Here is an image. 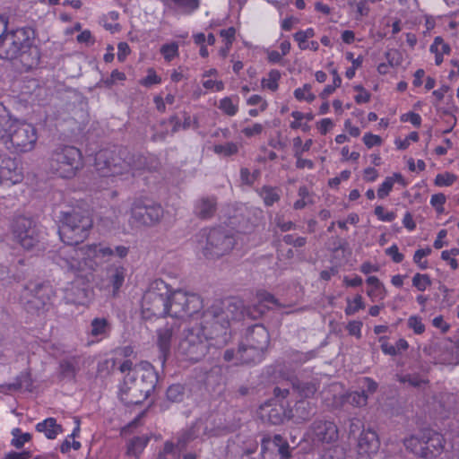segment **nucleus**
Masks as SVG:
<instances>
[{"instance_id":"obj_4","label":"nucleus","mask_w":459,"mask_h":459,"mask_svg":"<svg viewBox=\"0 0 459 459\" xmlns=\"http://www.w3.org/2000/svg\"><path fill=\"white\" fill-rule=\"evenodd\" d=\"M113 250L109 247H103L100 244L64 247L53 257L56 264L61 268L71 272L80 271L87 264V260L96 257L109 256Z\"/></svg>"},{"instance_id":"obj_36","label":"nucleus","mask_w":459,"mask_h":459,"mask_svg":"<svg viewBox=\"0 0 459 459\" xmlns=\"http://www.w3.org/2000/svg\"><path fill=\"white\" fill-rule=\"evenodd\" d=\"M397 380L402 384H408L411 387L421 388L423 385L428 384V380L421 377L419 374L397 375Z\"/></svg>"},{"instance_id":"obj_63","label":"nucleus","mask_w":459,"mask_h":459,"mask_svg":"<svg viewBox=\"0 0 459 459\" xmlns=\"http://www.w3.org/2000/svg\"><path fill=\"white\" fill-rule=\"evenodd\" d=\"M402 120L406 121L409 120L413 126L419 127L421 123V117L419 114L414 112H410L402 117Z\"/></svg>"},{"instance_id":"obj_44","label":"nucleus","mask_w":459,"mask_h":459,"mask_svg":"<svg viewBox=\"0 0 459 459\" xmlns=\"http://www.w3.org/2000/svg\"><path fill=\"white\" fill-rule=\"evenodd\" d=\"M412 285L420 291H424L431 285V280L428 274L416 273L412 278Z\"/></svg>"},{"instance_id":"obj_41","label":"nucleus","mask_w":459,"mask_h":459,"mask_svg":"<svg viewBox=\"0 0 459 459\" xmlns=\"http://www.w3.org/2000/svg\"><path fill=\"white\" fill-rule=\"evenodd\" d=\"M349 403L357 407L365 406L368 403V394L365 390L352 392L348 396Z\"/></svg>"},{"instance_id":"obj_49","label":"nucleus","mask_w":459,"mask_h":459,"mask_svg":"<svg viewBox=\"0 0 459 459\" xmlns=\"http://www.w3.org/2000/svg\"><path fill=\"white\" fill-rule=\"evenodd\" d=\"M408 326L412 329L416 334H421L425 331V325L422 324L421 318L417 316H411L409 317Z\"/></svg>"},{"instance_id":"obj_10","label":"nucleus","mask_w":459,"mask_h":459,"mask_svg":"<svg viewBox=\"0 0 459 459\" xmlns=\"http://www.w3.org/2000/svg\"><path fill=\"white\" fill-rule=\"evenodd\" d=\"M126 149L114 147L98 152L95 155L94 166L103 177L121 175L125 173Z\"/></svg>"},{"instance_id":"obj_33","label":"nucleus","mask_w":459,"mask_h":459,"mask_svg":"<svg viewBox=\"0 0 459 459\" xmlns=\"http://www.w3.org/2000/svg\"><path fill=\"white\" fill-rule=\"evenodd\" d=\"M318 383L316 381H301L295 380L292 382L293 389L304 398L312 397L318 389Z\"/></svg>"},{"instance_id":"obj_23","label":"nucleus","mask_w":459,"mask_h":459,"mask_svg":"<svg viewBox=\"0 0 459 459\" xmlns=\"http://www.w3.org/2000/svg\"><path fill=\"white\" fill-rule=\"evenodd\" d=\"M316 411L313 403L306 400H299L293 408L288 410V420H292L296 423H302L310 420L316 414Z\"/></svg>"},{"instance_id":"obj_52","label":"nucleus","mask_w":459,"mask_h":459,"mask_svg":"<svg viewBox=\"0 0 459 459\" xmlns=\"http://www.w3.org/2000/svg\"><path fill=\"white\" fill-rule=\"evenodd\" d=\"M455 178V176L450 173L438 174L435 178V184L438 186H451Z\"/></svg>"},{"instance_id":"obj_28","label":"nucleus","mask_w":459,"mask_h":459,"mask_svg":"<svg viewBox=\"0 0 459 459\" xmlns=\"http://www.w3.org/2000/svg\"><path fill=\"white\" fill-rule=\"evenodd\" d=\"M198 379L206 385H214L221 381V368L219 366H202L196 368Z\"/></svg>"},{"instance_id":"obj_1","label":"nucleus","mask_w":459,"mask_h":459,"mask_svg":"<svg viewBox=\"0 0 459 459\" xmlns=\"http://www.w3.org/2000/svg\"><path fill=\"white\" fill-rule=\"evenodd\" d=\"M243 316L241 300L235 298L216 300L203 313L202 322L184 331L178 352L187 360L203 359L210 346L221 348L230 339L228 328L230 321L240 320Z\"/></svg>"},{"instance_id":"obj_34","label":"nucleus","mask_w":459,"mask_h":459,"mask_svg":"<svg viewBox=\"0 0 459 459\" xmlns=\"http://www.w3.org/2000/svg\"><path fill=\"white\" fill-rule=\"evenodd\" d=\"M15 122L5 107L0 103V140L5 139Z\"/></svg>"},{"instance_id":"obj_51","label":"nucleus","mask_w":459,"mask_h":459,"mask_svg":"<svg viewBox=\"0 0 459 459\" xmlns=\"http://www.w3.org/2000/svg\"><path fill=\"white\" fill-rule=\"evenodd\" d=\"M394 184V178H386L383 184L377 189V195L379 198L383 199L387 196L392 190Z\"/></svg>"},{"instance_id":"obj_42","label":"nucleus","mask_w":459,"mask_h":459,"mask_svg":"<svg viewBox=\"0 0 459 459\" xmlns=\"http://www.w3.org/2000/svg\"><path fill=\"white\" fill-rule=\"evenodd\" d=\"M347 307L345 308V314L347 316H351L358 312L359 309H363L365 305L362 301V297L360 295H356V297L351 300L347 299Z\"/></svg>"},{"instance_id":"obj_64","label":"nucleus","mask_w":459,"mask_h":459,"mask_svg":"<svg viewBox=\"0 0 459 459\" xmlns=\"http://www.w3.org/2000/svg\"><path fill=\"white\" fill-rule=\"evenodd\" d=\"M263 130V126L260 124H255L250 127H246L243 129V133L246 136L251 137L253 135H256L261 134Z\"/></svg>"},{"instance_id":"obj_32","label":"nucleus","mask_w":459,"mask_h":459,"mask_svg":"<svg viewBox=\"0 0 459 459\" xmlns=\"http://www.w3.org/2000/svg\"><path fill=\"white\" fill-rule=\"evenodd\" d=\"M39 432H43L49 439H54L59 433L63 432V427L56 423V419L48 418L36 425Z\"/></svg>"},{"instance_id":"obj_55","label":"nucleus","mask_w":459,"mask_h":459,"mask_svg":"<svg viewBox=\"0 0 459 459\" xmlns=\"http://www.w3.org/2000/svg\"><path fill=\"white\" fill-rule=\"evenodd\" d=\"M445 202L446 196L444 194H436L431 196L430 204L436 208L437 212H443V204Z\"/></svg>"},{"instance_id":"obj_38","label":"nucleus","mask_w":459,"mask_h":459,"mask_svg":"<svg viewBox=\"0 0 459 459\" xmlns=\"http://www.w3.org/2000/svg\"><path fill=\"white\" fill-rule=\"evenodd\" d=\"M168 400L173 403L183 401L185 396V387L180 384L171 385L166 393Z\"/></svg>"},{"instance_id":"obj_31","label":"nucleus","mask_w":459,"mask_h":459,"mask_svg":"<svg viewBox=\"0 0 459 459\" xmlns=\"http://www.w3.org/2000/svg\"><path fill=\"white\" fill-rule=\"evenodd\" d=\"M111 331V324L106 317H95L90 325V334L102 340L108 337Z\"/></svg>"},{"instance_id":"obj_60","label":"nucleus","mask_w":459,"mask_h":459,"mask_svg":"<svg viewBox=\"0 0 459 459\" xmlns=\"http://www.w3.org/2000/svg\"><path fill=\"white\" fill-rule=\"evenodd\" d=\"M362 323L360 321H351L347 325V330L350 334L360 337Z\"/></svg>"},{"instance_id":"obj_58","label":"nucleus","mask_w":459,"mask_h":459,"mask_svg":"<svg viewBox=\"0 0 459 459\" xmlns=\"http://www.w3.org/2000/svg\"><path fill=\"white\" fill-rule=\"evenodd\" d=\"M379 342H381V350L385 354L390 355V356L397 355L396 348L394 345H392L386 342V337H385V336L380 337Z\"/></svg>"},{"instance_id":"obj_22","label":"nucleus","mask_w":459,"mask_h":459,"mask_svg":"<svg viewBox=\"0 0 459 459\" xmlns=\"http://www.w3.org/2000/svg\"><path fill=\"white\" fill-rule=\"evenodd\" d=\"M261 417L273 425H279L288 419V410L283 405L265 403L260 406Z\"/></svg>"},{"instance_id":"obj_48","label":"nucleus","mask_w":459,"mask_h":459,"mask_svg":"<svg viewBox=\"0 0 459 459\" xmlns=\"http://www.w3.org/2000/svg\"><path fill=\"white\" fill-rule=\"evenodd\" d=\"M175 444L167 441L164 444L163 451L160 452L157 459H177L178 455L174 453Z\"/></svg>"},{"instance_id":"obj_6","label":"nucleus","mask_w":459,"mask_h":459,"mask_svg":"<svg viewBox=\"0 0 459 459\" xmlns=\"http://www.w3.org/2000/svg\"><path fill=\"white\" fill-rule=\"evenodd\" d=\"M199 244L204 255L210 259L229 254L235 246V238L224 228L204 229L200 232Z\"/></svg>"},{"instance_id":"obj_26","label":"nucleus","mask_w":459,"mask_h":459,"mask_svg":"<svg viewBox=\"0 0 459 459\" xmlns=\"http://www.w3.org/2000/svg\"><path fill=\"white\" fill-rule=\"evenodd\" d=\"M126 274V269L122 265L112 264L107 267L106 278L112 286V293L116 296L122 287Z\"/></svg>"},{"instance_id":"obj_13","label":"nucleus","mask_w":459,"mask_h":459,"mask_svg":"<svg viewBox=\"0 0 459 459\" xmlns=\"http://www.w3.org/2000/svg\"><path fill=\"white\" fill-rule=\"evenodd\" d=\"M32 34L30 28H19L6 32L0 40V57L7 60L17 58L21 51L30 44Z\"/></svg>"},{"instance_id":"obj_5","label":"nucleus","mask_w":459,"mask_h":459,"mask_svg":"<svg viewBox=\"0 0 459 459\" xmlns=\"http://www.w3.org/2000/svg\"><path fill=\"white\" fill-rule=\"evenodd\" d=\"M406 450L424 459L439 456L445 450L446 440L440 433L427 429L419 435H411L403 441Z\"/></svg>"},{"instance_id":"obj_7","label":"nucleus","mask_w":459,"mask_h":459,"mask_svg":"<svg viewBox=\"0 0 459 459\" xmlns=\"http://www.w3.org/2000/svg\"><path fill=\"white\" fill-rule=\"evenodd\" d=\"M169 290L161 279L151 282L142 299V315L145 319L169 315Z\"/></svg>"},{"instance_id":"obj_56","label":"nucleus","mask_w":459,"mask_h":459,"mask_svg":"<svg viewBox=\"0 0 459 459\" xmlns=\"http://www.w3.org/2000/svg\"><path fill=\"white\" fill-rule=\"evenodd\" d=\"M294 155L297 158L296 167L298 169L308 168L311 169L314 168V162L311 160L301 158V152L299 150H296Z\"/></svg>"},{"instance_id":"obj_47","label":"nucleus","mask_w":459,"mask_h":459,"mask_svg":"<svg viewBox=\"0 0 459 459\" xmlns=\"http://www.w3.org/2000/svg\"><path fill=\"white\" fill-rule=\"evenodd\" d=\"M160 53L167 61H171L178 54V46L177 43L165 44L161 47Z\"/></svg>"},{"instance_id":"obj_19","label":"nucleus","mask_w":459,"mask_h":459,"mask_svg":"<svg viewBox=\"0 0 459 459\" xmlns=\"http://www.w3.org/2000/svg\"><path fill=\"white\" fill-rule=\"evenodd\" d=\"M218 209V200L213 195H204L196 200L194 214L199 220L206 221L213 218Z\"/></svg>"},{"instance_id":"obj_54","label":"nucleus","mask_w":459,"mask_h":459,"mask_svg":"<svg viewBox=\"0 0 459 459\" xmlns=\"http://www.w3.org/2000/svg\"><path fill=\"white\" fill-rule=\"evenodd\" d=\"M283 241L287 245H292L295 247H301L306 245L307 238L304 237L294 238L293 235L288 234L283 237Z\"/></svg>"},{"instance_id":"obj_45","label":"nucleus","mask_w":459,"mask_h":459,"mask_svg":"<svg viewBox=\"0 0 459 459\" xmlns=\"http://www.w3.org/2000/svg\"><path fill=\"white\" fill-rule=\"evenodd\" d=\"M281 78V73L278 70H271L268 79H264L262 83L271 91H274L278 89V81Z\"/></svg>"},{"instance_id":"obj_40","label":"nucleus","mask_w":459,"mask_h":459,"mask_svg":"<svg viewBox=\"0 0 459 459\" xmlns=\"http://www.w3.org/2000/svg\"><path fill=\"white\" fill-rule=\"evenodd\" d=\"M213 151L216 154L229 157L238 152V145L234 143H226L225 144L214 145Z\"/></svg>"},{"instance_id":"obj_16","label":"nucleus","mask_w":459,"mask_h":459,"mask_svg":"<svg viewBox=\"0 0 459 459\" xmlns=\"http://www.w3.org/2000/svg\"><path fill=\"white\" fill-rule=\"evenodd\" d=\"M13 239L24 249L30 250L39 242V230L30 218L18 217L13 225Z\"/></svg>"},{"instance_id":"obj_11","label":"nucleus","mask_w":459,"mask_h":459,"mask_svg":"<svg viewBox=\"0 0 459 459\" xmlns=\"http://www.w3.org/2000/svg\"><path fill=\"white\" fill-rule=\"evenodd\" d=\"M169 307L172 317L192 316L203 308V300L196 293L176 290L169 295Z\"/></svg>"},{"instance_id":"obj_46","label":"nucleus","mask_w":459,"mask_h":459,"mask_svg":"<svg viewBox=\"0 0 459 459\" xmlns=\"http://www.w3.org/2000/svg\"><path fill=\"white\" fill-rule=\"evenodd\" d=\"M147 442H148L147 438L140 437H134V439H132V441L128 446L127 454L135 455L137 454V450H138V452H141L143 449V447L146 446Z\"/></svg>"},{"instance_id":"obj_61","label":"nucleus","mask_w":459,"mask_h":459,"mask_svg":"<svg viewBox=\"0 0 459 459\" xmlns=\"http://www.w3.org/2000/svg\"><path fill=\"white\" fill-rule=\"evenodd\" d=\"M363 428V424L358 419H352L350 420L349 426V436L356 437V434Z\"/></svg>"},{"instance_id":"obj_53","label":"nucleus","mask_w":459,"mask_h":459,"mask_svg":"<svg viewBox=\"0 0 459 459\" xmlns=\"http://www.w3.org/2000/svg\"><path fill=\"white\" fill-rule=\"evenodd\" d=\"M375 214L377 218L383 221H393L395 219V213L393 212H385V208L381 205H378L375 208Z\"/></svg>"},{"instance_id":"obj_39","label":"nucleus","mask_w":459,"mask_h":459,"mask_svg":"<svg viewBox=\"0 0 459 459\" xmlns=\"http://www.w3.org/2000/svg\"><path fill=\"white\" fill-rule=\"evenodd\" d=\"M367 283L370 286H372V289L368 291V294L369 296H380L381 299H383L385 295V289L384 285L380 282L377 277L376 276H369L367 279Z\"/></svg>"},{"instance_id":"obj_30","label":"nucleus","mask_w":459,"mask_h":459,"mask_svg":"<svg viewBox=\"0 0 459 459\" xmlns=\"http://www.w3.org/2000/svg\"><path fill=\"white\" fill-rule=\"evenodd\" d=\"M358 446L363 453L370 454L377 451L379 441L376 432L363 429L358 438Z\"/></svg>"},{"instance_id":"obj_59","label":"nucleus","mask_w":459,"mask_h":459,"mask_svg":"<svg viewBox=\"0 0 459 459\" xmlns=\"http://www.w3.org/2000/svg\"><path fill=\"white\" fill-rule=\"evenodd\" d=\"M275 223L277 227L281 229V231H289L296 229V224L292 221H284L281 217L275 218Z\"/></svg>"},{"instance_id":"obj_20","label":"nucleus","mask_w":459,"mask_h":459,"mask_svg":"<svg viewBox=\"0 0 459 459\" xmlns=\"http://www.w3.org/2000/svg\"><path fill=\"white\" fill-rule=\"evenodd\" d=\"M125 161L127 165L125 168V173L132 172L133 176L135 174H141L145 170H152L153 169L152 160L140 153H130L127 150Z\"/></svg>"},{"instance_id":"obj_8","label":"nucleus","mask_w":459,"mask_h":459,"mask_svg":"<svg viewBox=\"0 0 459 459\" xmlns=\"http://www.w3.org/2000/svg\"><path fill=\"white\" fill-rule=\"evenodd\" d=\"M269 342L270 337L266 328L261 325H255L248 328L245 343L239 346L237 352L238 359L246 364L260 360Z\"/></svg>"},{"instance_id":"obj_62","label":"nucleus","mask_w":459,"mask_h":459,"mask_svg":"<svg viewBox=\"0 0 459 459\" xmlns=\"http://www.w3.org/2000/svg\"><path fill=\"white\" fill-rule=\"evenodd\" d=\"M386 254L391 255L394 262L401 263L403 260V255L399 253L398 247L396 245H393L389 248L386 249Z\"/></svg>"},{"instance_id":"obj_18","label":"nucleus","mask_w":459,"mask_h":459,"mask_svg":"<svg viewBox=\"0 0 459 459\" xmlns=\"http://www.w3.org/2000/svg\"><path fill=\"white\" fill-rule=\"evenodd\" d=\"M94 292L91 287L82 282H73L65 290V299L67 303L88 305L93 299Z\"/></svg>"},{"instance_id":"obj_57","label":"nucleus","mask_w":459,"mask_h":459,"mask_svg":"<svg viewBox=\"0 0 459 459\" xmlns=\"http://www.w3.org/2000/svg\"><path fill=\"white\" fill-rule=\"evenodd\" d=\"M363 142L368 148H371L375 145H380L382 143V139L378 135L368 133L363 136Z\"/></svg>"},{"instance_id":"obj_3","label":"nucleus","mask_w":459,"mask_h":459,"mask_svg":"<svg viewBox=\"0 0 459 459\" xmlns=\"http://www.w3.org/2000/svg\"><path fill=\"white\" fill-rule=\"evenodd\" d=\"M92 225L93 221L88 210L74 207L61 212L58 234L66 247L77 246L87 238Z\"/></svg>"},{"instance_id":"obj_21","label":"nucleus","mask_w":459,"mask_h":459,"mask_svg":"<svg viewBox=\"0 0 459 459\" xmlns=\"http://www.w3.org/2000/svg\"><path fill=\"white\" fill-rule=\"evenodd\" d=\"M177 330L178 326L175 324L170 325L167 324L164 327L158 330L157 343L160 352L159 358L162 365H164L167 357L170 353L171 341Z\"/></svg>"},{"instance_id":"obj_2","label":"nucleus","mask_w":459,"mask_h":459,"mask_svg":"<svg viewBox=\"0 0 459 459\" xmlns=\"http://www.w3.org/2000/svg\"><path fill=\"white\" fill-rule=\"evenodd\" d=\"M158 376L148 361L136 364L132 373H127L119 389L120 400L126 405L140 404L154 390Z\"/></svg>"},{"instance_id":"obj_17","label":"nucleus","mask_w":459,"mask_h":459,"mask_svg":"<svg viewBox=\"0 0 459 459\" xmlns=\"http://www.w3.org/2000/svg\"><path fill=\"white\" fill-rule=\"evenodd\" d=\"M307 437L314 446H318L335 443L339 437V431L333 421L316 420L309 426Z\"/></svg>"},{"instance_id":"obj_27","label":"nucleus","mask_w":459,"mask_h":459,"mask_svg":"<svg viewBox=\"0 0 459 459\" xmlns=\"http://www.w3.org/2000/svg\"><path fill=\"white\" fill-rule=\"evenodd\" d=\"M23 67L24 71H30L36 67L39 61V50L33 46L32 40L24 48L16 58Z\"/></svg>"},{"instance_id":"obj_29","label":"nucleus","mask_w":459,"mask_h":459,"mask_svg":"<svg viewBox=\"0 0 459 459\" xmlns=\"http://www.w3.org/2000/svg\"><path fill=\"white\" fill-rule=\"evenodd\" d=\"M0 179L2 181H10L13 184L22 179V175L15 160L5 159L2 160L0 165Z\"/></svg>"},{"instance_id":"obj_43","label":"nucleus","mask_w":459,"mask_h":459,"mask_svg":"<svg viewBox=\"0 0 459 459\" xmlns=\"http://www.w3.org/2000/svg\"><path fill=\"white\" fill-rule=\"evenodd\" d=\"M75 361L71 359L63 360L60 362V373L64 377H74L76 374Z\"/></svg>"},{"instance_id":"obj_25","label":"nucleus","mask_w":459,"mask_h":459,"mask_svg":"<svg viewBox=\"0 0 459 459\" xmlns=\"http://www.w3.org/2000/svg\"><path fill=\"white\" fill-rule=\"evenodd\" d=\"M258 304L254 305L253 307L245 308L243 306V315L247 313V316L252 319H257L260 317L266 309H268L267 306L264 303H272L274 305H278V300L268 292H261L257 295ZM241 303H243L241 301ZM244 305V304H242ZM244 316L240 319H242Z\"/></svg>"},{"instance_id":"obj_9","label":"nucleus","mask_w":459,"mask_h":459,"mask_svg":"<svg viewBox=\"0 0 459 459\" xmlns=\"http://www.w3.org/2000/svg\"><path fill=\"white\" fill-rule=\"evenodd\" d=\"M82 155L79 149L60 144L51 152L49 166L51 170L64 178L74 177L82 167Z\"/></svg>"},{"instance_id":"obj_35","label":"nucleus","mask_w":459,"mask_h":459,"mask_svg":"<svg viewBox=\"0 0 459 459\" xmlns=\"http://www.w3.org/2000/svg\"><path fill=\"white\" fill-rule=\"evenodd\" d=\"M258 193L266 206H272L280 200L279 190L276 187L264 186Z\"/></svg>"},{"instance_id":"obj_12","label":"nucleus","mask_w":459,"mask_h":459,"mask_svg":"<svg viewBox=\"0 0 459 459\" xmlns=\"http://www.w3.org/2000/svg\"><path fill=\"white\" fill-rule=\"evenodd\" d=\"M130 223L136 227H152L163 217L162 207L151 201L136 199L131 206Z\"/></svg>"},{"instance_id":"obj_14","label":"nucleus","mask_w":459,"mask_h":459,"mask_svg":"<svg viewBox=\"0 0 459 459\" xmlns=\"http://www.w3.org/2000/svg\"><path fill=\"white\" fill-rule=\"evenodd\" d=\"M5 139L11 144L9 148H13L14 152H30L38 140L37 130L30 124L16 120Z\"/></svg>"},{"instance_id":"obj_15","label":"nucleus","mask_w":459,"mask_h":459,"mask_svg":"<svg viewBox=\"0 0 459 459\" xmlns=\"http://www.w3.org/2000/svg\"><path fill=\"white\" fill-rule=\"evenodd\" d=\"M54 290L49 283H30L26 287L24 306L30 313L48 310Z\"/></svg>"},{"instance_id":"obj_37","label":"nucleus","mask_w":459,"mask_h":459,"mask_svg":"<svg viewBox=\"0 0 459 459\" xmlns=\"http://www.w3.org/2000/svg\"><path fill=\"white\" fill-rule=\"evenodd\" d=\"M197 437V431L195 426L183 431L178 437L175 447L179 451L186 449L187 445Z\"/></svg>"},{"instance_id":"obj_50","label":"nucleus","mask_w":459,"mask_h":459,"mask_svg":"<svg viewBox=\"0 0 459 459\" xmlns=\"http://www.w3.org/2000/svg\"><path fill=\"white\" fill-rule=\"evenodd\" d=\"M219 108L229 116H234L238 111V107L233 104L230 98L222 99L220 101Z\"/></svg>"},{"instance_id":"obj_24","label":"nucleus","mask_w":459,"mask_h":459,"mask_svg":"<svg viewBox=\"0 0 459 459\" xmlns=\"http://www.w3.org/2000/svg\"><path fill=\"white\" fill-rule=\"evenodd\" d=\"M268 449L274 450L281 456V459L290 457L289 443L279 434L273 437H264L262 439V453L264 454Z\"/></svg>"}]
</instances>
